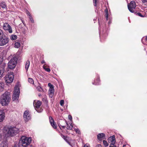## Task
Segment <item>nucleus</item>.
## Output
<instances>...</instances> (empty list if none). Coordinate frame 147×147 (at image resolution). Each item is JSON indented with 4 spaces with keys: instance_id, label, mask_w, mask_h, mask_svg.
<instances>
[{
    "instance_id": "nucleus-4",
    "label": "nucleus",
    "mask_w": 147,
    "mask_h": 147,
    "mask_svg": "<svg viewBox=\"0 0 147 147\" xmlns=\"http://www.w3.org/2000/svg\"><path fill=\"white\" fill-rule=\"evenodd\" d=\"M17 59L15 57H13L11 59L8 63V67L10 69H14L17 64Z\"/></svg>"
},
{
    "instance_id": "nucleus-9",
    "label": "nucleus",
    "mask_w": 147,
    "mask_h": 147,
    "mask_svg": "<svg viewBox=\"0 0 147 147\" xmlns=\"http://www.w3.org/2000/svg\"><path fill=\"white\" fill-rule=\"evenodd\" d=\"M24 118L26 121H28L31 119V116L29 112L27 111H25L24 113Z\"/></svg>"
},
{
    "instance_id": "nucleus-52",
    "label": "nucleus",
    "mask_w": 147,
    "mask_h": 147,
    "mask_svg": "<svg viewBox=\"0 0 147 147\" xmlns=\"http://www.w3.org/2000/svg\"><path fill=\"white\" fill-rule=\"evenodd\" d=\"M39 96H41V95H39Z\"/></svg>"
},
{
    "instance_id": "nucleus-7",
    "label": "nucleus",
    "mask_w": 147,
    "mask_h": 147,
    "mask_svg": "<svg viewBox=\"0 0 147 147\" xmlns=\"http://www.w3.org/2000/svg\"><path fill=\"white\" fill-rule=\"evenodd\" d=\"M9 40V38L5 36L0 38V46H3L7 44Z\"/></svg>"
},
{
    "instance_id": "nucleus-35",
    "label": "nucleus",
    "mask_w": 147,
    "mask_h": 147,
    "mask_svg": "<svg viewBox=\"0 0 147 147\" xmlns=\"http://www.w3.org/2000/svg\"><path fill=\"white\" fill-rule=\"evenodd\" d=\"M64 104V101L63 100H61L60 101V105L61 106H63Z\"/></svg>"
},
{
    "instance_id": "nucleus-5",
    "label": "nucleus",
    "mask_w": 147,
    "mask_h": 147,
    "mask_svg": "<svg viewBox=\"0 0 147 147\" xmlns=\"http://www.w3.org/2000/svg\"><path fill=\"white\" fill-rule=\"evenodd\" d=\"M20 89L18 85H16L14 87L12 99L13 100L18 99L19 97Z\"/></svg>"
},
{
    "instance_id": "nucleus-21",
    "label": "nucleus",
    "mask_w": 147,
    "mask_h": 147,
    "mask_svg": "<svg viewBox=\"0 0 147 147\" xmlns=\"http://www.w3.org/2000/svg\"><path fill=\"white\" fill-rule=\"evenodd\" d=\"M105 14L106 19L107 20H108V9L106 8L105 10Z\"/></svg>"
},
{
    "instance_id": "nucleus-17",
    "label": "nucleus",
    "mask_w": 147,
    "mask_h": 147,
    "mask_svg": "<svg viewBox=\"0 0 147 147\" xmlns=\"http://www.w3.org/2000/svg\"><path fill=\"white\" fill-rule=\"evenodd\" d=\"M54 90V88H49V96L51 97H52L53 95Z\"/></svg>"
},
{
    "instance_id": "nucleus-23",
    "label": "nucleus",
    "mask_w": 147,
    "mask_h": 147,
    "mask_svg": "<svg viewBox=\"0 0 147 147\" xmlns=\"http://www.w3.org/2000/svg\"><path fill=\"white\" fill-rule=\"evenodd\" d=\"M4 84L3 82L0 83V91H2L4 90Z\"/></svg>"
},
{
    "instance_id": "nucleus-41",
    "label": "nucleus",
    "mask_w": 147,
    "mask_h": 147,
    "mask_svg": "<svg viewBox=\"0 0 147 147\" xmlns=\"http://www.w3.org/2000/svg\"><path fill=\"white\" fill-rule=\"evenodd\" d=\"M62 137L66 141H67V137L66 136L63 135L62 136Z\"/></svg>"
},
{
    "instance_id": "nucleus-43",
    "label": "nucleus",
    "mask_w": 147,
    "mask_h": 147,
    "mask_svg": "<svg viewBox=\"0 0 147 147\" xmlns=\"http://www.w3.org/2000/svg\"><path fill=\"white\" fill-rule=\"evenodd\" d=\"M109 147H117V146L114 144L112 145H110Z\"/></svg>"
},
{
    "instance_id": "nucleus-53",
    "label": "nucleus",
    "mask_w": 147,
    "mask_h": 147,
    "mask_svg": "<svg viewBox=\"0 0 147 147\" xmlns=\"http://www.w3.org/2000/svg\"><path fill=\"white\" fill-rule=\"evenodd\" d=\"M39 96H41V95H39Z\"/></svg>"
},
{
    "instance_id": "nucleus-16",
    "label": "nucleus",
    "mask_w": 147,
    "mask_h": 147,
    "mask_svg": "<svg viewBox=\"0 0 147 147\" xmlns=\"http://www.w3.org/2000/svg\"><path fill=\"white\" fill-rule=\"evenodd\" d=\"M105 136L104 133L99 134L97 135V138L99 141H101L102 139H105Z\"/></svg>"
},
{
    "instance_id": "nucleus-32",
    "label": "nucleus",
    "mask_w": 147,
    "mask_h": 147,
    "mask_svg": "<svg viewBox=\"0 0 147 147\" xmlns=\"http://www.w3.org/2000/svg\"><path fill=\"white\" fill-rule=\"evenodd\" d=\"M3 35V31L0 29V38H1V37H2Z\"/></svg>"
},
{
    "instance_id": "nucleus-19",
    "label": "nucleus",
    "mask_w": 147,
    "mask_h": 147,
    "mask_svg": "<svg viewBox=\"0 0 147 147\" xmlns=\"http://www.w3.org/2000/svg\"><path fill=\"white\" fill-rule=\"evenodd\" d=\"M30 64V61L28 60L27 61L26 63L25 66V68L26 69L27 71L28 69V68L29 67Z\"/></svg>"
},
{
    "instance_id": "nucleus-10",
    "label": "nucleus",
    "mask_w": 147,
    "mask_h": 147,
    "mask_svg": "<svg viewBox=\"0 0 147 147\" xmlns=\"http://www.w3.org/2000/svg\"><path fill=\"white\" fill-rule=\"evenodd\" d=\"M3 29L5 30L8 31L9 33H12V30L11 26L9 24L7 23L4 24L3 26Z\"/></svg>"
},
{
    "instance_id": "nucleus-54",
    "label": "nucleus",
    "mask_w": 147,
    "mask_h": 147,
    "mask_svg": "<svg viewBox=\"0 0 147 147\" xmlns=\"http://www.w3.org/2000/svg\"><path fill=\"white\" fill-rule=\"evenodd\" d=\"M124 146H125V145H123V147H124Z\"/></svg>"
},
{
    "instance_id": "nucleus-30",
    "label": "nucleus",
    "mask_w": 147,
    "mask_h": 147,
    "mask_svg": "<svg viewBox=\"0 0 147 147\" xmlns=\"http://www.w3.org/2000/svg\"><path fill=\"white\" fill-rule=\"evenodd\" d=\"M28 81L29 83H30L31 84H33L34 83V80L32 78H28Z\"/></svg>"
},
{
    "instance_id": "nucleus-46",
    "label": "nucleus",
    "mask_w": 147,
    "mask_h": 147,
    "mask_svg": "<svg viewBox=\"0 0 147 147\" xmlns=\"http://www.w3.org/2000/svg\"><path fill=\"white\" fill-rule=\"evenodd\" d=\"M60 125L63 128H65V125H62L60 124Z\"/></svg>"
},
{
    "instance_id": "nucleus-37",
    "label": "nucleus",
    "mask_w": 147,
    "mask_h": 147,
    "mask_svg": "<svg viewBox=\"0 0 147 147\" xmlns=\"http://www.w3.org/2000/svg\"><path fill=\"white\" fill-rule=\"evenodd\" d=\"M137 14L139 16L141 17H144V16H143L142 15L141 13H137Z\"/></svg>"
},
{
    "instance_id": "nucleus-31",
    "label": "nucleus",
    "mask_w": 147,
    "mask_h": 147,
    "mask_svg": "<svg viewBox=\"0 0 147 147\" xmlns=\"http://www.w3.org/2000/svg\"><path fill=\"white\" fill-rule=\"evenodd\" d=\"M74 130L77 133H78L79 134H81V132L78 129L74 128Z\"/></svg>"
},
{
    "instance_id": "nucleus-28",
    "label": "nucleus",
    "mask_w": 147,
    "mask_h": 147,
    "mask_svg": "<svg viewBox=\"0 0 147 147\" xmlns=\"http://www.w3.org/2000/svg\"><path fill=\"white\" fill-rule=\"evenodd\" d=\"M37 90L39 91L42 92L43 91L42 88L40 86H38L36 87Z\"/></svg>"
},
{
    "instance_id": "nucleus-26",
    "label": "nucleus",
    "mask_w": 147,
    "mask_h": 147,
    "mask_svg": "<svg viewBox=\"0 0 147 147\" xmlns=\"http://www.w3.org/2000/svg\"><path fill=\"white\" fill-rule=\"evenodd\" d=\"M17 36L16 35H12L10 37V39L12 40H15L17 39Z\"/></svg>"
},
{
    "instance_id": "nucleus-34",
    "label": "nucleus",
    "mask_w": 147,
    "mask_h": 147,
    "mask_svg": "<svg viewBox=\"0 0 147 147\" xmlns=\"http://www.w3.org/2000/svg\"><path fill=\"white\" fill-rule=\"evenodd\" d=\"M48 85L50 87L49 88H54L53 85L51 84L50 83H48Z\"/></svg>"
},
{
    "instance_id": "nucleus-40",
    "label": "nucleus",
    "mask_w": 147,
    "mask_h": 147,
    "mask_svg": "<svg viewBox=\"0 0 147 147\" xmlns=\"http://www.w3.org/2000/svg\"><path fill=\"white\" fill-rule=\"evenodd\" d=\"M68 119L71 121H72V117L71 115H68Z\"/></svg>"
},
{
    "instance_id": "nucleus-11",
    "label": "nucleus",
    "mask_w": 147,
    "mask_h": 147,
    "mask_svg": "<svg viewBox=\"0 0 147 147\" xmlns=\"http://www.w3.org/2000/svg\"><path fill=\"white\" fill-rule=\"evenodd\" d=\"M108 140L109 142L111 143V144L110 145L114 144L116 142L115 136H112L109 137L108 139Z\"/></svg>"
},
{
    "instance_id": "nucleus-14",
    "label": "nucleus",
    "mask_w": 147,
    "mask_h": 147,
    "mask_svg": "<svg viewBox=\"0 0 147 147\" xmlns=\"http://www.w3.org/2000/svg\"><path fill=\"white\" fill-rule=\"evenodd\" d=\"M61 122L64 123H66L67 125V128L68 129L71 130L73 128V126L71 124H68L66 121L63 120H61Z\"/></svg>"
},
{
    "instance_id": "nucleus-44",
    "label": "nucleus",
    "mask_w": 147,
    "mask_h": 147,
    "mask_svg": "<svg viewBox=\"0 0 147 147\" xmlns=\"http://www.w3.org/2000/svg\"><path fill=\"white\" fill-rule=\"evenodd\" d=\"M96 147H102V146L101 144H98L96 146Z\"/></svg>"
},
{
    "instance_id": "nucleus-20",
    "label": "nucleus",
    "mask_w": 147,
    "mask_h": 147,
    "mask_svg": "<svg viewBox=\"0 0 147 147\" xmlns=\"http://www.w3.org/2000/svg\"><path fill=\"white\" fill-rule=\"evenodd\" d=\"M5 71V69L4 67H0V77H1L2 75H3L4 71Z\"/></svg>"
},
{
    "instance_id": "nucleus-49",
    "label": "nucleus",
    "mask_w": 147,
    "mask_h": 147,
    "mask_svg": "<svg viewBox=\"0 0 147 147\" xmlns=\"http://www.w3.org/2000/svg\"><path fill=\"white\" fill-rule=\"evenodd\" d=\"M13 147H19V146L18 145H15Z\"/></svg>"
},
{
    "instance_id": "nucleus-29",
    "label": "nucleus",
    "mask_w": 147,
    "mask_h": 147,
    "mask_svg": "<svg viewBox=\"0 0 147 147\" xmlns=\"http://www.w3.org/2000/svg\"><path fill=\"white\" fill-rule=\"evenodd\" d=\"M103 143L104 144V145L105 146V147H107L109 145V144L105 140H103Z\"/></svg>"
},
{
    "instance_id": "nucleus-18",
    "label": "nucleus",
    "mask_w": 147,
    "mask_h": 147,
    "mask_svg": "<svg viewBox=\"0 0 147 147\" xmlns=\"http://www.w3.org/2000/svg\"><path fill=\"white\" fill-rule=\"evenodd\" d=\"M0 6L2 8L7 9V6L5 2H2L0 3Z\"/></svg>"
},
{
    "instance_id": "nucleus-15",
    "label": "nucleus",
    "mask_w": 147,
    "mask_h": 147,
    "mask_svg": "<svg viewBox=\"0 0 147 147\" xmlns=\"http://www.w3.org/2000/svg\"><path fill=\"white\" fill-rule=\"evenodd\" d=\"M5 117V113L3 111L0 110V122L3 120Z\"/></svg>"
},
{
    "instance_id": "nucleus-38",
    "label": "nucleus",
    "mask_w": 147,
    "mask_h": 147,
    "mask_svg": "<svg viewBox=\"0 0 147 147\" xmlns=\"http://www.w3.org/2000/svg\"><path fill=\"white\" fill-rule=\"evenodd\" d=\"M29 18L30 19V20L31 22L32 23H33L34 22V20L32 18V16H30V17H29Z\"/></svg>"
},
{
    "instance_id": "nucleus-22",
    "label": "nucleus",
    "mask_w": 147,
    "mask_h": 147,
    "mask_svg": "<svg viewBox=\"0 0 147 147\" xmlns=\"http://www.w3.org/2000/svg\"><path fill=\"white\" fill-rule=\"evenodd\" d=\"M0 147H7V143L5 142H3L0 145Z\"/></svg>"
},
{
    "instance_id": "nucleus-1",
    "label": "nucleus",
    "mask_w": 147,
    "mask_h": 147,
    "mask_svg": "<svg viewBox=\"0 0 147 147\" xmlns=\"http://www.w3.org/2000/svg\"><path fill=\"white\" fill-rule=\"evenodd\" d=\"M4 132L7 137L13 136L17 134L18 132V129L14 127H5Z\"/></svg>"
},
{
    "instance_id": "nucleus-6",
    "label": "nucleus",
    "mask_w": 147,
    "mask_h": 147,
    "mask_svg": "<svg viewBox=\"0 0 147 147\" xmlns=\"http://www.w3.org/2000/svg\"><path fill=\"white\" fill-rule=\"evenodd\" d=\"M13 79L14 76L12 72H9L5 77V81L8 83L12 82L13 81Z\"/></svg>"
},
{
    "instance_id": "nucleus-45",
    "label": "nucleus",
    "mask_w": 147,
    "mask_h": 147,
    "mask_svg": "<svg viewBox=\"0 0 147 147\" xmlns=\"http://www.w3.org/2000/svg\"><path fill=\"white\" fill-rule=\"evenodd\" d=\"M127 2V7L128 9H129V3H128V0H126Z\"/></svg>"
},
{
    "instance_id": "nucleus-42",
    "label": "nucleus",
    "mask_w": 147,
    "mask_h": 147,
    "mask_svg": "<svg viewBox=\"0 0 147 147\" xmlns=\"http://www.w3.org/2000/svg\"><path fill=\"white\" fill-rule=\"evenodd\" d=\"M26 13L27 14V15L29 16V17H30V16H31L30 15V13L28 11H27L26 12Z\"/></svg>"
},
{
    "instance_id": "nucleus-50",
    "label": "nucleus",
    "mask_w": 147,
    "mask_h": 147,
    "mask_svg": "<svg viewBox=\"0 0 147 147\" xmlns=\"http://www.w3.org/2000/svg\"><path fill=\"white\" fill-rule=\"evenodd\" d=\"M145 41H147V36H146V38H145Z\"/></svg>"
},
{
    "instance_id": "nucleus-25",
    "label": "nucleus",
    "mask_w": 147,
    "mask_h": 147,
    "mask_svg": "<svg viewBox=\"0 0 147 147\" xmlns=\"http://www.w3.org/2000/svg\"><path fill=\"white\" fill-rule=\"evenodd\" d=\"M100 82V80L99 78H98L94 82H93L92 84L95 85H98L99 84Z\"/></svg>"
},
{
    "instance_id": "nucleus-48",
    "label": "nucleus",
    "mask_w": 147,
    "mask_h": 147,
    "mask_svg": "<svg viewBox=\"0 0 147 147\" xmlns=\"http://www.w3.org/2000/svg\"><path fill=\"white\" fill-rule=\"evenodd\" d=\"M45 63V61L44 60H43L41 61V63L43 64Z\"/></svg>"
},
{
    "instance_id": "nucleus-13",
    "label": "nucleus",
    "mask_w": 147,
    "mask_h": 147,
    "mask_svg": "<svg viewBox=\"0 0 147 147\" xmlns=\"http://www.w3.org/2000/svg\"><path fill=\"white\" fill-rule=\"evenodd\" d=\"M49 119L50 122L53 127L54 129H56L57 128V125L55 123L54 121L52 118L51 117H49Z\"/></svg>"
},
{
    "instance_id": "nucleus-3",
    "label": "nucleus",
    "mask_w": 147,
    "mask_h": 147,
    "mask_svg": "<svg viewBox=\"0 0 147 147\" xmlns=\"http://www.w3.org/2000/svg\"><path fill=\"white\" fill-rule=\"evenodd\" d=\"M32 139L30 137H27L25 136H22L20 140L22 146L24 147H26L29 145Z\"/></svg>"
},
{
    "instance_id": "nucleus-2",
    "label": "nucleus",
    "mask_w": 147,
    "mask_h": 147,
    "mask_svg": "<svg viewBox=\"0 0 147 147\" xmlns=\"http://www.w3.org/2000/svg\"><path fill=\"white\" fill-rule=\"evenodd\" d=\"M1 103L3 106L7 105L10 102L11 99L9 95L7 93L5 92L3 94L0 98Z\"/></svg>"
},
{
    "instance_id": "nucleus-47",
    "label": "nucleus",
    "mask_w": 147,
    "mask_h": 147,
    "mask_svg": "<svg viewBox=\"0 0 147 147\" xmlns=\"http://www.w3.org/2000/svg\"><path fill=\"white\" fill-rule=\"evenodd\" d=\"M43 68L45 69H45H46L47 68L46 67V66H45V65H44L43 66Z\"/></svg>"
},
{
    "instance_id": "nucleus-8",
    "label": "nucleus",
    "mask_w": 147,
    "mask_h": 147,
    "mask_svg": "<svg viewBox=\"0 0 147 147\" xmlns=\"http://www.w3.org/2000/svg\"><path fill=\"white\" fill-rule=\"evenodd\" d=\"M136 6V5L135 1H132L129 3V11L132 13L135 12V8Z\"/></svg>"
},
{
    "instance_id": "nucleus-12",
    "label": "nucleus",
    "mask_w": 147,
    "mask_h": 147,
    "mask_svg": "<svg viewBox=\"0 0 147 147\" xmlns=\"http://www.w3.org/2000/svg\"><path fill=\"white\" fill-rule=\"evenodd\" d=\"M33 104L34 106L35 109H36L37 108H39L41 105V103L40 101H34Z\"/></svg>"
},
{
    "instance_id": "nucleus-24",
    "label": "nucleus",
    "mask_w": 147,
    "mask_h": 147,
    "mask_svg": "<svg viewBox=\"0 0 147 147\" xmlns=\"http://www.w3.org/2000/svg\"><path fill=\"white\" fill-rule=\"evenodd\" d=\"M143 4V5H144V7H147V0H141Z\"/></svg>"
},
{
    "instance_id": "nucleus-36",
    "label": "nucleus",
    "mask_w": 147,
    "mask_h": 147,
    "mask_svg": "<svg viewBox=\"0 0 147 147\" xmlns=\"http://www.w3.org/2000/svg\"><path fill=\"white\" fill-rule=\"evenodd\" d=\"M97 0H93V3L94 6L96 7L97 6L96 3Z\"/></svg>"
},
{
    "instance_id": "nucleus-33",
    "label": "nucleus",
    "mask_w": 147,
    "mask_h": 147,
    "mask_svg": "<svg viewBox=\"0 0 147 147\" xmlns=\"http://www.w3.org/2000/svg\"><path fill=\"white\" fill-rule=\"evenodd\" d=\"M36 110L38 113H40L42 112L43 110L42 109H40V108H37L36 109Z\"/></svg>"
},
{
    "instance_id": "nucleus-27",
    "label": "nucleus",
    "mask_w": 147,
    "mask_h": 147,
    "mask_svg": "<svg viewBox=\"0 0 147 147\" xmlns=\"http://www.w3.org/2000/svg\"><path fill=\"white\" fill-rule=\"evenodd\" d=\"M20 46V43L18 42H16L15 43V47L16 48H18Z\"/></svg>"
},
{
    "instance_id": "nucleus-51",
    "label": "nucleus",
    "mask_w": 147,
    "mask_h": 147,
    "mask_svg": "<svg viewBox=\"0 0 147 147\" xmlns=\"http://www.w3.org/2000/svg\"><path fill=\"white\" fill-rule=\"evenodd\" d=\"M84 147H89V146L85 145L84 146Z\"/></svg>"
},
{
    "instance_id": "nucleus-39",
    "label": "nucleus",
    "mask_w": 147,
    "mask_h": 147,
    "mask_svg": "<svg viewBox=\"0 0 147 147\" xmlns=\"http://www.w3.org/2000/svg\"><path fill=\"white\" fill-rule=\"evenodd\" d=\"M45 70L48 72H50L51 71V69H50L48 68H47L46 69H45Z\"/></svg>"
}]
</instances>
